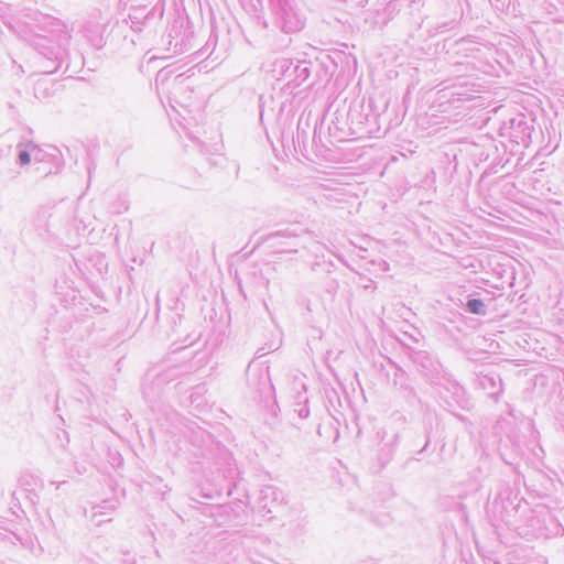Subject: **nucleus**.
Instances as JSON below:
<instances>
[{
    "instance_id": "f257e3e1",
    "label": "nucleus",
    "mask_w": 564,
    "mask_h": 564,
    "mask_svg": "<svg viewBox=\"0 0 564 564\" xmlns=\"http://www.w3.org/2000/svg\"><path fill=\"white\" fill-rule=\"evenodd\" d=\"M469 311L474 314H479L481 312L482 302L479 300H469L467 303Z\"/></svg>"
},
{
    "instance_id": "f03ea898",
    "label": "nucleus",
    "mask_w": 564,
    "mask_h": 564,
    "mask_svg": "<svg viewBox=\"0 0 564 564\" xmlns=\"http://www.w3.org/2000/svg\"><path fill=\"white\" fill-rule=\"evenodd\" d=\"M19 161H20V164L21 165H26L31 162V158H30V154L26 152V151H22L20 154H19Z\"/></svg>"
}]
</instances>
